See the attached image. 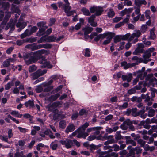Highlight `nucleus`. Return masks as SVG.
<instances>
[{
  "label": "nucleus",
  "instance_id": "1",
  "mask_svg": "<svg viewBox=\"0 0 157 157\" xmlns=\"http://www.w3.org/2000/svg\"><path fill=\"white\" fill-rule=\"evenodd\" d=\"M89 125V123L86 122L83 125L81 126L73 132L71 135H70L69 136L70 137L72 138L73 136L77 135V137L78 138H82L85 139L86 137L89 135V134L87 133H85V130Z\"/></svg>",
  "mask_w": 157,
  "mask_h": 157
},
{
  "label": "nucleus",
  "instance_id": "2",
  "mask_svg": "<svg viewBox=\"0 0 157 157\" xmlns=\"http://www.w3.org/2000/svg\"><path fill=\"white\" fill-rule=\"evenodd\" d=\"M23 58L26 64L27 65L33 63L38 60L33 52L25 54Z\"/></svg>",
  "mask_w": 157,
  "mask_h": 157
},
{
  "label": "nucleus",
  "instance_id": "3",
  "mask_svg": "<svg viewBox=\"0 0 157 157\" xmlns=\"http://www.w3.org/2000/svg\"><path fill=\"white\" fill-rule=\"evenodd\" d=\"M141 35V33L140 30L135 31L131 36L129 39V41H131L133 40L132 42L135 44L138 41V38H139Z\"/></svg>",
  "mask_w": 157,
  "mask_h": 157
},
{
  "label": "nucleus",
  "instance_id": "4",
  "mask_svg": "<svg viewBox=\"0 0 157 157\" xmlns=\"http://www.w3.org/2000/svg\"><path fill=\"white\" fill-rule=\"evenodd\" d=\"M90 11L91 13L95 12V15L98 16L101 15L103 10L102 7L93 6L90 8Z\"/></svg>",
  "mask_w": 157,
  "mask_h": 157
},
{
  "label": "nucleus",
  "instance_id": "5",
  "mask_svg": "<svg viewBox=\"0 0 157 157\" xmlns=\"http://www.w3.org/2000/svg\"><path fill=\"white\" fill-rule=\"evenodd\" d=\"M54 81L51 79L48 82H44L42 84V85L45 88L44 90V92H48L52 90L53 88V86H50Z\"/></svg>",
  "mask_w": 157,
  "mask_h": 157
},
{
  "label": "nucleus",
  "instance_id": "6",
  "mask_svg": "<svg viewBox=\"0 0 157 157\" xmlns=\"http://www.w3.org/2000/svg\"><path fill=\"white\" fill-rule=\"evenodd\" d=\"M146 80L149 81V85H152L154 86L155 83L157 84V79L153 77V74L148 75L146 78Z\"/></svg>",
  "mask_w": 157,
  "mask_h": 157
},
{
  "label": "nucleus",
  "instance_id": "7",
  "mask_svg": "<svg viewBox=\"0 0 157 157\" xmlns=\"http://www.w3.org/2000/svg\"><path fill=\"white\" fill-rule=\"evenodd\" d=\"M59 142L63 145H65V147L67 149L71 148L73 145L72 140L67 139L65 140H60Z\"/></svg>",
  "mask_w": 157,
  "mask_h": 157
},
{
  "label": "nucleus",
  "instance_id": "8",
  "mask_svg": "<svg viewBox=\"0 0 157 157\" xmlns=\"http://www.w3.org/2000/svg\"><path fill=\"white\" fill-rule=\"evenodd\" d=\"M40 44L37 45L36 44L33 43L26 45L25 48L33 51L40 49Z\"/></svg>",
  "mask_w": 157,
  "mask_h": 157
},
{
  "label": "nucleus",
  "instance_id": "9",
  "mask_svg": "<svg viewBox=\"0 0 157 157\" xmlns=\"http://www.w3.org/2000/svg\"><path fill=\"white\" fill-rule=\"evenodd\" d=\"M39 62V63L41 64L40 67L42 68L47 67L50 68L52 67L50 65V63L47 61L46 60L43 59L40 61Z\"/></svg>",
  "mask_w": 157,
  "mask_h": 157
},
{
  "label": "nucleus",
  "instance_id": "10",
  "mask_svg": "<svg viewBox=\"0 0 157 157\" xmlns=\"http://www.w3.org/2000/svg\"><path fill=\"white\" fill-rule=\"evenodd\" d=\"M61 105V104L59 101L55 102L52 103L51 105H48V110L52 112L56 108L59 107Z\"/></svg>",
  "mask_w": 157,
  "mask_h": 157
},
{
  "label": "nucleus",
  "instance_id": "11",
  "mask_svg": "<svg viewBox=\"0 0 157 157\" xmlns=\"http://www.w3.org/2000/svg\"><path fill=\"white\" fill-rule=\"evenodd\" d=\"M53 113L50 114L49 115V117L54 120H56L59 118L60 115L58 113V110L57 109H55L52 111Z\"/></svg>",
  "mask_w": 157,
  "mask_h": 157
},
{
  "label": "nucleus",
  "instance_id": "12",
  "mask_svg": "<svg viewBox=\"0 0 157 157\" xmlns=\"http://www.w3.org/2000/svg\"><path fill=\"white\" fill-rule=\"evenodd\" d=\"M122 78L123 81H126L128 82H130L132 78V75L131 73H127L126 75H122Z\"/></svg>",
  "mask_w": 157,
  "mask_h": 157
},
{
  "label": "nucleus",
  "instance_id": "13",
  "mask_svg": "<svg viewBox=\"0 0 157 157\" xmlns=\"http://www.w3.org/2000/svg\"><path fill=\"white\" fill-rule=\"evenodd\" d=\"M147 2L145 0H135L134 4L140 7L142 5H145Z\"/></svg>",
  "mask_w": 157,
  "mask_h": 157
},
{
  "label": "nucleus",
  "instance_id": "14",
  "mask_svg": "<svg viewBox=\"0 0 157 157\" xmlns=\"http://www.w3.org/2000/svg\"><path fill=\"white\" fill-rule=\"evenodd\" d=\"M46 52V50L44 49H41L33 52L37 59L42 54H44Z\"/></svg>",
  "mask_w": 157,
  "mask_h": 157
},
{
  "label": "nucleus",
  "instance_id": "15",
  "mask_svg": "<svg viewBox=\"0 0 157 157\" xmlns=\"http://www.w3.org/2000/svg\"><path fill=\"white\" fill-rule=\"evenodd\" d=\"M114 34V33L112 32H107L104 33L103 34H100V36L101 39H104L107 36L109 37L112 36V35Z\"/></svg>",
  "mask_w": 157,
  "mask_h": 157
},
{
  "label": "nucleus",
  "instance_id": "16",
  "mask_svg": "<svg viewBox=\"0 0 157 157\" xmlns=\"http://www.w3.org/2000/svg\"><path fill=\"white\" fill-rule=\"evenodd\" d=\"M75 129V127L73 124H71L68 126L65 130V132L68 133L69 132H72Z\"/></svg>",
  "mask_w": 157,
  "mask_h": 157
},
{
  "label": "nucleus",
  "instance_id": "17",
  "mask_svg": "<svg viewBox=\"0 0 157 157\" xmlns=\"http://www.w3.org/2000/svg\"><path fill=\"white\" fill-rule=\"evenodd\" d=\"M26 108H31L33 107L34 104L33 100H29L28 101L25 103L24 104Z\"/></svg>",
  "mask_w": 157,
  "mask_h": 157
},
{
  "label": "nucleus",
  "instance_id": "18",
  "mask_svg": "<svg viewBox=\"0 0 157 157\" xmlns=\"http://www.w3.org/2000/svg\"><path fill=\"white\" fill-rule=\"evenodd\" d=\"M93 30V28L91 27H86L82 29V30L84 31V34L86 35L90 33Z\"/></svg>",
  "mask_w": 157,
  "mask_h": 157
},
{
  "label": "nucleus",
  "instance_id": "19",
  "mask_svg": "<svg viewBox=\"0 0 157 157\" xmlns=\"http://www.w3.org/2000/svg\"><path fill=\"white\" fill-rule=\"evenodd\" d=\"M11 10L13 13H15L20 15V11L18 7H16L15 5L12 4Z\"/></svg>",
  "mask_w": 157,
  "mask_h": 157
},
{
  "label": "nucleus",
  "instance_id": "20",
  "mask_svg": "<svg viewBox=\"0 0 157 157\" xmlns=\"http://www.w3.org/2000/svg\"><path fill=\"white\" fill-rule=\"evenodd\" d=\"M153 99L151 98H150L149 95L147 96V98H145L144 102L145 103H147V105L148 106H151L152 104V102Z\"/></svg>",
  "mask_w": 157,
  "mask_h": 157
},
{
  "label": "nucleus",
  "instance_id": "21",
  "mask_svg": "<svg viewBox=\"0 0 157 157\" xmlns=\"http://www.w3.org/2000/svg\"><path fill=\"white\" fill-rule=\"evenodd\" d=\"M0 6H2V8L4 10H7L10 7V4L7 2H4L1 4L0 3Z\"/></svg>",
  "mask_w": 157,
  "mask_h": 157
},
{
  "label": "nucleus",
  "instance_id": "22",
  "mask_svg": "<svg viewBox=\"0 0 157 157\" xmlns=\"http://www.w3.org/2000/svg\"><path fill=\"white\" fill-rule=\"evenodd\" d=\"M60 96V94L59 93H57L54 95H53L50 96L48 99L51 101H54L56 100Z\"/></svg>",
  "mask_w": 157,
  "mask_h": 157
},
{
  "label": "nucleus",
  "instance_id": "23",
  "mask_svg": "<svg viewBox=\"0 0 157 157\" xmlns=\"http://www.w3.org/2000/svg\"><path fill=\"white\" fill-rule=\"evenodd\" d=\"M145 110L143 109L141 110H140L139 111V116H140V117L142 119H145L147 116V114L145 113Z\"/></svg>",
  "mask_w": 157,
  "mask_h": 157
},
{
  "label": "nucleus",
  "instance_id": "24",
  "mask_svg": "<svg viewBox=\"0 0 157 157\" xmlns=\"http://www.w3.org/2000/svg\"><path fill=\"white\" fill-rule=\"evenodd\" d=\"M16 22L13 21V19H11L7 24L10 27L11 30H14L15 28V24Z\"/></svg>",
  "mask_w": 157,
  "mask_h": 157
},
{
  "label": "nucleus",
  "instance_id": "25",
  "mask_svg": "<svg viewBox=\"0 0 157 157\" xmlns=\"http://www.w3.org/2000/svg\"><path fill=\"white\" fill-rule=\"evenodd\" d=\"M108 134L105 133L104 135L102 136L101 135H99L97 136V140H101L102 141H104L107 139Z\"/></svg>",
  "mask_w": 157,
  "mask_h": 157
},
{
  "label": "nucleus",
  "instance_id": "26",
  "mask_svg": "<svg viewBox=\"0 0 157 157\" xmlns=\"http://www.w3.org/2000/svg\"><path fill=\"white\" fill-rule=\"evenodd\" d=\"M115 34L112 35L110 36L107 37L106 39L103 43V44L104 45H106L109 43L111 41L112 38L114 36Z\"/></svg>",
  "mask_w": 157,
  "mask_h": 157
},
{
  "label": "nucleus",
  "instance_id": "27",
  "mask_svg": "<svg viewBox=\"0 0 157 157\" xmlns=\"http://www.w3.org/2000/svg\"><path fill=\"white\" fill-rule=\"evenodd\" d=\"M39 71L38 70L35 72L31 74V76L33 78V79L34 80L40 76Z\"/></svg>",
  "mask_w": 157,
  "mask_h": 157
},
{
  "label": "nucleus",
  "instance_id": "28",
  "mask_svg": "<svg viewBox=\"0 0 157 157\" xmlns=\"http://www.w3.org/2000/svg\"><path fill=\"white\" fill-rule=\"evenodd\" d=\"M66 121L63 120H61L59 123V127L62 129H64L66 126Z\"/></svg>",
  "mask_w": 157,
  "mask_h": 157
},
{
  "label": "nucleus",
  "instance_id": "29",
  "mask_svg": "<svg viewBox=\"0 0 157 157\" xmlns=\"http://www.w3.org/2000/svg\"><path fill=\"white\" fill-rule=\"evenodd\" d=\"M144 51V50L141 48H137L135 51L133 52L134 55H137L139 53H142Z\"/></svg>",
  "mask_w": 157,
  "mask_h": 157
},
{
  "label": "nucleus",
  "instance_id": "30",
  "mask_svg": "<svg viewBox=\"0 0 157 157\" xmlns=\"http://www.w3.org/2000/svg\"><path fill=\"white\" fill-rule=\"evenodd\" d=\"M121 66L124 67V69H126L130 68V63H128L126 62H121Z\"/></svg>",
  "mask_w": 157,
  "mask_h": 157
},
{
  "label": "nucleus",
  "instance_id": "31",
  "mask_svg": "<svg viewBox=\"0 0 157 157\" xmlns=\"http://www.w3.org/2000/svg\"><path fill=\"white\" fill-rule=\"evenodd\" d=\"M40 49L42 48H44L46 49L50 48L52 47V44H40Z\"/></svg>",
  "mask_w": 157,
  "mask_h": 157
},
{
  "label": "nucleus",
  "instance_id": "32",
  "mask_svg": "<svg viewBox=\"0 0 157 157\" xmlns=\"http://www.w3.org/2000/svg\"><path fill=\"white\" fill-rule=\"evenodd\" d=\"M56 40V38L54 36H47V42H54Z\"/></svg>",
  "mask_w": 157,
  "mask_h": 157
},
{
  "label": "nucleus",
  "instance_id": "33",
  "mask_svg": "<svg viewBox=\"0 0 157 157\" xmlns=\"http://www.w3.org/2000/svg\"><path fill=\"white\" fill-rule=\"evenodd\" d=\"M6 14L4 18H3V21H5L7 22L9 19L11 17V13L8 11L6 12Z\"/></svg>",
  "mask_w": 157,
  "mask_h": 157
},
{
  "label": "nucleus",
  "instance_id": "34",
  "mask_svg": "<svg viewBox=\"0 0 157 157\" xmlns=\"http://www.w3.org/2000/svg\"><path fill=\"white\" fill-rule=\"evenodd\" d=\"M14 157H26L25 155H24L23 151L17 152L14 155Z\"/></svg>",
  "mask_w": 157,
  "mask_h": 157
},
{
  "label": "nucleus",
  "instance_id": "35",
  "mask_svg": "<svg viewBox=\"0 0 157 157\" xmlns=\"http://www.w3.org/2000/svg\"><path fill=\"white\" fill-rule=\"evenodd\" d=\"M14 86V83L12 81L8 82L5 86V89L6 90H9L12 86Z\"/></svg>",
  "mask_w": 157,
  "mask_h": 157
},
{
  "label": "nucleus",
  "instance_id": "36",
  "mask_svg": "<svg viewBox=\"0 0 157 157\" xmlns=\"http://www.w3.org/2000/svg\"><path fill=\"white\" fill-rule=\"evenodd\" d=\"M29 35H31L29 33V30L28 29H26L24 32L21 35V38L22 39L25 37L28 36Z\"/></svg>",
  "mask_w": 157,
  "mask_h": 157
},
{
  "label": "nucleus",
  "instance_id": "37",
  "mask_svg": "<svg viewBox=\"0 0 157 157\" xmlns=\"http://www.w3.org/2000/svg\"><path fill=\"white\" fill-rule=\"evenodd\" d=\"M151 53L147 50L143 56V58L144 59H148L151 56Z\"/></svg>",
  "mask_w": 157,
  "mask_h": 157
},
{
  "label": "nucleus",
  "instance_id": "38",
  "mask_svg": "<svg viewBox=\"0 0 157 157\" xmlns=\"http://www.w3.org/2000/svg\"><path fill=\"white\" fill-rule=\"evenodd\" d=\"M155 111L152 109H150L148 112L147 115L149 117H152L155 115Z\"/></svg>",
  "mask_w": 157,
  "mask_h": 157
},
{
  "label": "nucleus",
  "instance_id": "39",
  "mask_svg": "<svg viewBox=\"0 0 157 157\" xmlns=\"http://www.w3.org/2000/svg\"><path fill=\"white\" fill-rule=\"evenodd\" d=\"M83 14L86 16H89L90 15L89 10L86 8H84L81 10Z\"/></svg>",
  "mask_w": 157,
  "mask_h": 157
},
{
  "label": "nucleus",
  "instance_id": "40",
  "mask_svg": "<svg viewBox=\"0 0 157 157\" xmlns=\"http://www.w3.org/2000/svg\"><path fill=\"white\" fill-rule=\"evenodd\" d=\"M37 69V67L36 66L32 65L29 67V71L30 73L32 72L36 71Z\"/></svg>",
  "mask_w": 157,
  "mask_h": 157
},
{
  "label": "nucleus",
  "instance_id": "41",
  "mask_svg": "<svg viewBox=\"0 0 157 157\" xmlns=\"http://www.w3.org/2000/svg\"><path fill=\"white\" fill-rule=\"evenodd\" d=\"M114 43H117L120 42L121 40H122L121 35L116 36L114 38Z\"/></svg>",
  "mask_w": 157,
  "mask_h": 157
},
{
  "label": "nucleus",
  "instance_id": "42",
  "mask_svg": "<svg viewBox=\"0 0 157 157\" xmlns=\"http://www.w3.org/2000/svg\"><path fill=\"white\" fill-rule=\"evenodd\" d=\"M131 36V34L129 33H127L124 35H121L122 40H125L128 39L129 40V39Z\"/></svg>",
  "mask_w": 157,
  "mask_h": 157
},
{
  "label": "nucleus",
  "instance_id": "43",
  "mask_svg": "<svg viewBox=\"0 0 157 157\" xmlns=\"http://www.w3.org/2000/svg\"><path fill=\"white\" fill-rule=\"evenodd\" d=\"M134 73L135 74V75L136 74H138V75L137 77L139 78H140L141 80H143L144 79V78L142 77L143 72L142 70H139L135 72Z\"/></svg>",
  "mask_w": 157,
  "mask_h": 157
},
{
  "label": "nucleus",
  "instance_id": "44",
  "mask_svg": "<svg viewBox=\"0 0 157 157\" xmlns=\"http://www.w3.org/2000/svg\"><path fill=\"white\" fill-rule=\"evenodd\" d=\"M11 114L13 115H15L18 118H21L22 116V114H19L18 111H13L11 113Z\"/></svg>",
  "mask_w": 157,
  "mask_h": 157
},
{
  "label": "nucleus",
  "instance_id": "45",
  "mask_svg": "<svg viewBox=\"0 0 157 157\" xmlns=\"http://www.w3.org/2000/svg\"><path fill=\"white\" fill-rule=\"evenodd\" d=\"M45 29L44 28H41L40 29L37 33V35L38 36H40L44 34L45 33Z\"/></svg>",
  "mask_w": 157,
  "mask_h": 157
},
{
  "label": "nucleus",
  "instance_id": "46",
  "mask_svg": "<svg viewBox=\"0 0 157 157\" xmlns=\"http://www.w3.org/2000/svg\"><path fill=\"white\" fill-rule=\"evenodd\" d=\"M112 146L106 145H103V149L104 150H109V151L112 152L113 150L112 149Z\"/></svg>",
  "mask_w": 157,
  "mask_h": 157
},
{
  "label": "nucleus",
  "instance_id": "47",
  "mask_svg": "<svg viewBox=\"0 0 157 157\" xmlns=\"http://www.w3.org/2000/svg\"><path fill=\"white\" fill-rule=\"evenodd\" d=\"M137 142L138 144L140 145L141 147H143L146 143L145 141L144 140L141 139H139L137 141Z\"/></svg>",
  "mask_w": 157,
  "mask_h": 157
},
{
  "label": "nucleus",
  "instance_id": "48",
  "mask_svg": "<svg viewBox=\"0 0 157 157\" xmlns=\"http://www.w3.org/2000/svg\"><path fill=\"white\" fill-rule=\"evenodd\" d=\"M128 105V104L127 102H125L122 105H119L118 106V107L119 109L122 110L127 108Z\"/></svg>",
  "mask_w": 157,
  "mask_h": 157
},
{
  "label": "nucleus",
  "instance_id": "49",
  "mask_svg": "<svg viewBox=\"0 0 157 157\" xmlns=\"http://www.w3.org/2000/svg\"><path fill=\"white\" fill-rule=\"evenodd\" d=\"M50 148L53 150H56L58 147V144H57L54 143V142H52L50 145Z\"/></svg>",
  "mask_w": 157,
  "mask_h": 157
},
{
  "label": "nucleus",
  "instance_id": "50",
  "mask_svg": "<svg viewBox=\"0 0 157 157\" xmlns=\"http://www.w3.org/2000/svg\"><path fill=\"white\" fill-rule=\"evenodd\" d=\"M0 139L2 141H4L9 144L10 143L8 141V138L7 136L0 135Z\"/></svg>",
  "mask_w": 157,
  "mask_h": 157
},
{
  "label": "nucleus",
  "instance_id": "51",
  "mask_svg": "<svg viewBox=\"0 0 157 157\" xmlns=\"http://www.w3.org/2000/svg\"><path fill=\"white\" fill-rule=\"evenodd\" d=\"M134 8L135 9V13L137 15L140 16L141 15L140 14V7L138 6H137V7L136 8V7H134Z\"/></svg>",
  "mask_w": 157,
  "mask_h": 157
},
{
  "label": "nucleus",
  "instance_id": "52",
  "mask_svg": "<svg viewBox=\"0 0 157 157\" xmlns=\"http://www.w3.org/2000/svg\"><path fill=\"white\" fill-rule=\"evenodd\" d=\"M44 42H47V36H42L37 41V42L38 43H42Z\"/></svg>",
  "mask_w": 157,
  "mask_h": 157
},
{
  "label": "nucleus",
  "instance_id": "53",
  "mask_svg": "<svg viewBox=\"0 0 157 157\" xmlns=\"http://www.w3.org/2000/svg\"><path fill=\"white\" fill-rule=\"evenodd\" d=\"M115 15V13L113 10L110 9L109 11L108 12V16L109 17H113Z\"/></svg>",
  "mask_w": 157,
  "mask_h": 157
},
{
  "label": "nucleus",
  "instance_id": "54",
  "mask_svg": "<svg viewBox=\"0 0 157 157\" xmlns=\"http://www.w3.org/2000/svg\"><path fill=\"white\" fill-rule=\"evenodd\" d=\"M90 52L89 48H86L85 50L84 56L86 57H90Z\"/></svg>",
  "mask_w": 157,
  "mask_h": 157
},
{
  "label": "nucleus",
  "instance_id": "55",
  "mask_svg": "<svg viewBox=\"0 0 157 157\" xmlns=\"http://www.w3.org/2000/svg\"><path fill=\"white\" fill-rule=\"evenodd\" d=\"M25 25V26H26L27 24L25 22H21V21H19L16 25V27H22L23 25Z\"/></svg>",
  "mask_w": 157,
  "mask_h": 157
},
{
  "label": "nucleus",
  "instance_id": "56",
  "mask_svg": "<svg viewBox=\"0 0 157 157\" xmlns=\"http://www.w3.org/2000/svg\"><path fill=\"white\" fill-rule=\"evenodd\" d=\"M147 26L146 25H144L141 26V31L142 33L145 32L147 30Z\"/></svg>",
  "mask_w": 157,
  "mask_h": 157
},
{
  "label": "nucleus",
  "instance_id": "57",
  "mask_svg": "<svg viewBox=\"0 0 157 157\" xmlns=\"http://www.w3.org/2000/svg\"><path fill=\"white\" fill-rule=\"evenodd\" d=\"M37 30V28L36 26H33L31 30H29V33L31 35L33 33L35 32Z\"/></svg>",
  "mask_w": 157,
  "mask_h": 157
},
{
  "label": "nucleus",
  "instance_id": "58",
  "mask_svg": "<svg viewBox=\"0 0 157 157\" xmlns=\"http://www.w3.org/2000/svg\"><path fill=\"white\" fill-rule=\"evenodd\" d=\"M95 139H97V136L93 135L89 136L87 138V140L89 141H91L94 140Z\"/></svg>",
  "mask_w": 157,
  "mask_h": 157
},
{
  "label": "nucleus",
  "instance_id": "59",
  "mask_svg": "<svg viewBox=\"0 0 157 157\" xmlns=\"http://www.w3.org/2000/svg\"><path fill=\"white\" fill-rule=\"evenodd\" d=\"M44 89L42 86H37L36 89V91L37 93H39L41 92L42 90L44 91Z\"/></svg>",
  "mask_w": 157,
  "mask_h": 157
},
{
  "label": "nucleus",
  "instance_id": "60",
  "mask_svg": "<svg viewBox=\"0 0 157 157\" xmlns=\"http://www.w3.org/2000/svg\"><path fill=\"white\" fill-rule=\"evenodd\" d=\"M151 12L149 10H147L145 12V16L147 19H150V14Z\"/></svg>",
  "mask_w": 157,
  "mask_h": 157
},
{
  "label": "nucleus",
  "instance_id": "61",
  "mask_svg": "<svg viewBox=\"0 0 157 157\" xmlns=\"http://www.w3.org/2000/svg\"><path fill=\"white\" fill-rule=\"evenodd\" d=\"M115 142H114L113 140H109L105 142L104 143V145H109V144L114 143Z\"/></svg>",
  "mask_w": 157,
  "mask_h": 157
},
{
  "label": "nucleus",
  "instance_id": "62",
  "mask_svg": "<svg viewBox=\"0 0 157 157\" xmlns=\"http://www.w3.org/2000/svg\"><path fill=\"white\" fill-rule=\"evenodd\" d=\"M95 15H92L88 19V22L89 23L94 21V19L95 18Z\"/></svg>",
  "mask_w": 157,
  "mask_h": 157
},
{
  "label": "nucleus",
  "instance_id": "63",
  "mask_svg": "<svg viewBox=\"0 0 157 157\" xmlns=\"http://www.w3.org/2000/svg\"><path fill=\"white\" fill-rule=\"evenodd\" d=\"M8 138L10 139L13 136V134L12 132V130L10 129L8 132Z\"/></svg>",
  "mask_w": 157,
  "mask_h": 157
},
{
  "label": "nucleus",
  "instance_id": "64",
  "mask_svg": "<svg viewBox=\"0 0 157 157\" xmlns=\"http://www.w3.org/2000/svg\"><path fill=\"white\" fill-rule=\"evenodd\" d=\"M112 149L114 148V150L116 151H118L120 149L119 146L117 144H114L112 146Z\"/></svg>",
  "mask_w": 157,
  "mask_h": 157
}]
</instances>
